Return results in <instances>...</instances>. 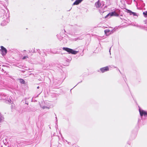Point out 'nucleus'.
Segmentation results:
<instances>
[{"instance_id": "3", "label": "nucleus", "mask_w": 147, "mask_h": 147, "mask_svg": "<svg viewBox=\"0 0 147 147\" xmlns=\"http://www.w3.org/2000/svg\"><path fill=\"white\" fill-rule=\"evenodd\" d=\"M0 99L5 100L8 101L9 103H11V100L10 98H7V97L6 96V94L4 93H2L0 94Z\"/></svg>"}, {"instance_id": "21", "label": "nucleus", "mask_w": 147, "mask_h": 147, "mask_svg": "<svg viewBox=\"0 0 147 147\" xmlns=\"http://www.w3.org/2000/svg\"><path fill=\"white\" fill-rule=\"evenodd\" d=\"M123 1H125L126 0H122Z\"/></svg>"}, {"instance_id": "4", "label": "nucleus", "mask_w": 147, "mask_h": 147, "mask_svg": "<svg viewBox=\"0 0 147 147\" xmlns=\"http://www.w3.org/2000/svg\"><path fill=\"white\" fill-rule=\"evenodd\" d=\"M119 16V14L117 13L115 11L112 12L108 13L105 17V18H110L112 16Z\"/></svg>"}, {"instance_id": "22", "label": "nucleus", "mask_w": 147, "mask_h": 147, "mask_svg": "<svg viewBox=\"0 0 147 147\" xmlns=\"http://www.w3.org/2000/svg\"><path fill=\"white\" fill-rule=\"evenodd\" d=\"M110 49L109 51L110 52Z\"/></svg>"}, {"instance_id": "19", "label": "nucleus", "mask_w": 147, "mask_h": 147, "mask_svg": "<svg viewBox=\"0 0 147 147\" xmlns=\"http://www.w3.org/2000/svg\"><path fill=\"white\" fill-rule=\"evenodd\" d=\"M45 55H46V54H44V55H43V56H44Z\"/></svg>"}, {"instance_id": "24", "label": "nucleus", "mask_w": 147, "mask_h": 147, "mask_svg": "<svg viewBox=\"0 0 147 147\" xmlns=\"http://www.w3.org/2000/svg\"><path fill=\"white\" fill-rule=\"evenodd\" d=\"M72 0V1L73 0Z\"/></svg>"}, {"instance_id": "2", "label": "nucleus", "mask_w": 147, "mask_h": 147, "mask_svg": "<svg viewBox=\"0 0 147 147\" xmlns=\"http://www.w3.org/2000/svg\"><path fill=\"white\" fill-rule=\"evenodd\" d=\"M63 50L67 51L69 53H71L73 54H76L78 52L74 50L73 49L67 48V47H63Z\"/></svg>"}, {"instance_id": "20", "label": "nucleus", "mask_w": 147, "mask_h": 147, "mask_svg": "<svg viewBox=\"0 0 147 147\" xmlns=\"http://www.w3.org/2000/svg\"><path fill=\"white\" fill-rule=\"evenodd\" d=\"M56 121H57V117H56Z\"/></svg>"}, {"instance_id": "11", "label": "nucleus", "mask_w": 147, "mask_h": 147, "mask_svg": "<svg viewBox=\"0 0 147 147\" xmlns=\"http://www.w3.org/2000/svg\"><path fill=\"white\" fill-rule=\"evenodd\" d=\"M57 37L58 39L61 40H62V38H63V37L61 36V34H58L57 35Z\"/></svg>"}, {"instance_id": "17", "label": "nucleus", "mask_w": 147, "mask_h": 147, "mask_svg": "<svg viewBox=\"0 0 147 147\" xmlns=\"http://www.w3.org/2000/svg\"><path fill=\"white\" fill-rule=\"evenodd\" d=\"M143 14L144 15V16L145 17H147V11H146L145 12H143Z\"/></svg>"}, {"instance_id": "7", "label": "nucleus", "mask_w": 147, "mask_h": 147, "mask_svg": "<svg viewBox=\"0 0 147 147\" xmlns=\"http://www.w3.org/2000/svg\"><path fill=\"white\" fill-rule=\"evenodd\" d=\"M102 73H104L109 70V68L108 66L103 67L100 69Z\"/></svg>"}, {"instance_id": "16", "label": "nucleus", "mask_w": 147, "mask_h": 147, "mask_svg": "<svg viewBox=\"0 0 147 147\" xmlns=\"http://www.w3.org/2000/svg\"><path fill=\"white\" fill-rule=\"evenodd\" d=\"M4 118L2 115L0 114V122L3 120Z\"/></svg>"}, {"instance_id": "14", "label": "nucleus", "mask_w": 147, "mask_h": 147, "mask_svg": "<svg viewBox=\"0 0 147 147\" xmlns=\"http://www.w3.org/2000/svg\"><path fill=\"white\" fill-rule=\"evenodd\" d=\"M40 107L43 109H49V107H46L44 106H42L41 105L40 106Z\"/></svg>"}, {"instance_id": "23", "label": "nucleus", "mask_w": 147, "mask_h": 147, "mask_svg": "<svg viewBox=\"0 0 147 147\" xmlns=\"http://www.w3.org/2000/svg\"><path fill=\"white\" fill-rule=\"evenodd\" d=\"M68 144H69V142H68Z\"/></svg>"}, {"instance_id": "18", "label": "nucleus", "mask_w": 147, "mask_h": 147, "mask_svg": "<svg viewBox=\"0 0 147 147\" xmlns=\"http://www.w3.org/2000/svg\"><path fill=\"white\" fill-rule=\"evenodd\" d=\"M39 88V86H38V87H37V89H38V88Z\"/></svg>"}, {"instance_id": "1", "label": "nucleus", "mask_w": 147, "mask_h": 147, "mask_svg": "<svg viewBox=\"0 0 147 147\" xmlns=\"http://www.w3.org/2000/svg\"><path fill=\"white\" fill-rule=\"evenodd\" d=\"M4 12V10H2L1 11H0V15L4 14L2 18V21L1 23V26H3L6 25L9 21V15L6 13H5Z\"/></svg>"}, {"instance_id": "9", "label": "nucleus", "mask_w": 147, "mask_h": 147, "mask_svg": "<svg viewBox=\"0 0 147 147\" xmlns=\"http://www.w3.org/2000/svg\"><path fill=\"white\" fill-rule=\"evenodd\" d=\"M83 0H76L74 3V5H77L79 4Z\"/></svg>"}, {"instance_id": "10", "label": "nucleus", "mask_w": 147, "mask_h": 147, "mask_svg": "<svg viewBox=\"0 0 147 147\" xmlns=\"http://www.w3.org/2000/svg\"><path fill=\"white\" fill-rule=\"evenodd\" d=\"M95 5L96 7L98 8L101 6V5L98 1L95 3Z\"/></svg>"}, {"instance_id": "8", "label": "nucleus", "mask_w": 147, "mask_h": 147, "mask_svg": "<svg viewBox=\"0 0 147 147\" xmlns=\"http://www.w3.org/2000/svg\"><path fill=\"white\" fill-rule=\"evenodd\" d=\"M127 12L129 13L130 15H132L134 16H138V15L136 13L132 12L130 10H127Z\"/></svg>"}, {"instance_id": "12", "label": "nucleus", "mask_w": 147, "mask_h": 147, "mask_svg": "<svg viewBox=\"0 0 147 147\" xmlns=\"http://www.w3.org/2000/svg\"><path fill=\"white\" fill-rule=\"evenodd\" d=\"M105 34H109L110 32V30L109 29H107L105 30Z\"/></svg>"}, {"instance_id": "5", "label": "nucleus", "mask_w": 147, "mask_h": 147, "mask_svg": "<svg viewBox=\"0 0 147 147\" xmlns=\"http://www.w3.org/2000/svg\"><path fill=\"white\" fill-rule=\"evenodd\" d=\"M1 54L3 56L5 55L7 53V49L3 46H1Z\"/></svg>"}, {"instance_id": "15", "label": "nucleus", "mask_w": 147, "mask_h": 147, "mask_svg": "<svg viewBox=\"0 0 147 147\" xmlns=\"http://www.w3.org/2000/svg\"><path fill=\"white\" fill-rule=\"evenodd\" d=\"M20 82L21 83L23 84H24L25 81L23 79H20Z\"/></svg>"}, {"instance_id": "13", "label": "nucleus", "mask_w": 147, "mask_h": 147, "mask_svg": "<svg viewBox=\"0 0 147 147\" xmlns=\"http://www.w3.org/2000/svg\"><path fill=\"white\" fill-rule=\"evenodd\" d=\"M28 55H26V56H24L22 58V59L23 60H28Z\"/></svg>"}, {"instance_id": "6", "label": "nucleus", "mask_w": 147, "mask_h": 147, "mask_svg": "<svg viewBox=\"0 0 147 147\" xmlns=\"http://www.w3.org/2000/svg\"><path fill=\"white\" fill-rule=\"evenodd\" d=\"M139 111L141 117H142L143 115L146 116L147 115V114L146 112L144 111L141 110L140 109H139Z\"/></svg>"}]
</instances>
